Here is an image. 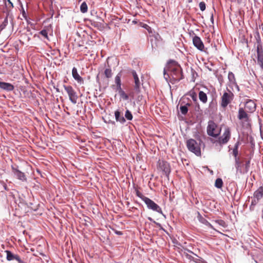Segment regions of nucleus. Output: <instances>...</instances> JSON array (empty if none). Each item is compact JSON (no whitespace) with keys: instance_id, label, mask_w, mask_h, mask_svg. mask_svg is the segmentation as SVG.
<instances>
[{"instance_id":"56","label":"nucleus","mask_w":263,"mask_h":263,"mask_svg":"<svg viewBox=\"0 0 263 263\" xmlns=\"http://www.w3.org/2000/svg\"><path fill=\"white\" fill-rule=\"evenodd\" d=\"M108 123H110V124H111L112 125H115L116 123H115V121H111L110 120H109L108 121Z\"/></svg>"},{"instance_id":"27","label":"nucleus","mask_w":263,"mask_h":263,"mask_svg":"<svg viewBox=\"0 0 263 263\" xmlns=\"http://www.w3.org/2000/svg\"><path fill=\"white\" fill-rule=\"evenodd\" d=\"M256 42H257V51H259V50H263L262 45H261V42L260 37L259 34H258L257 36L256 37Z\"/></svg>"},{"instance_id":"36","label":"nucleus","mask_w":263,"mask_h":263,"mask_svg":"<svg viewBox=\"0 0 263 263\" xmlns=\"http://www.w3.org/2000/svg\"><path fill=\"white\" fill-rule=\"evenodd\" d=\"M167 69V65L166 66V67H165L163 69V76L164 79L166 80L167 82H168V79L170 78V74L166 72Z\"/></svg>"},{"instance_id":"4","label":"nucleus","mask_w":263,"mask_h":263,"mask_svg":"<svg viewBox=\"0 0 263 263\" xmlns=\"http://www.w3.org/2000/svg\"><path fill=\"white\" fill-rule=\"evenodd\" d=\"M144 203L146 205V206L148 209L152 210L153 211L157 212L159 214H161L164 216L165 218L166 217L165 215L163 213L161 207L155 203L153 200L149 199V198H144Z\"/></svg>"},{"instance_id":"19","label":"nucleus","mask_w":263,"mask_h":263,"mask_svg":"<svg viewBox=\"0 0 263 263\" xmlns=\"http://www.w3.org/2000/svg\"><path fill=\"white\" fill-rule=\"evenodd\" d=\"M263 197V186H260L259 188L254 192L253 194V198H257L260 200Z\"/></svg>"},{"instance_id":"20","label":"nucleus","mask_w":263,"mask_h":263,"mask_svg":"<svg viewBox=\"0 0 263 263\" xmlns=\"http://www.w3.org/2000/svg\"><path fill=\"white\" fill-rule=\"evenodd\" d=\"M257 63L261 68H263V50L257 51Z\"/></svg>"},{"instance_id":"51","label":"nucleus","mask_w":263,"mask_h":263,"mask_svg":"<svg viewBox=\"0 0 263 263\" xmlns=\"http://www.w3.org/2000/svg\"><path fill=\"white\" fill-rule=\"evenodd\" d=\"M185 251H186L187 253H191L194 255H196V254H195V253H194L193 251H192L191 250H189V249H184Z\"/></svg>"},{"instance_id":"1","label":"nucleus","mask_w":263,"mask_h":263,"mask_svg":"<svg viewBox=\"0 0 263 263\" xmlns=\"http://www.w3.org/2000/svg\"><path fill=\"white\" fill-rule=\"evenodd\" d=\"M167 69L170 72L171 77L172 78V83L179 82L183 79L182 69L180 65L176 61L173 60H170L167 62Z\"/></svg>"},{"instance_id":"15","label":"nucleus","mask_w":263,"mask_h":263,"mask_svg":"<svg viewBox=\"0 0 263 263\" xmlns=\"http://www.w3.org/2000/svg\"><path fill=\"white\" fill-rule=\"evenodd\" d=\"M72 75L73 79L79 84H82L84 82L83 78L79 75L78 72L77 68L73 67L72 69Z\"/></svg>"},{"instance_id":"8","label":"nucleus","mask_w":263,"mask_h":263,"mask_svg":"<svg viewBox=\"0 0 263 263\" xmlns=\"http://www.w3.org/2000/svg\"><path fill=\"white\" fill-rule=\"evenodd\" d=\"M193 43L194 46L199 50L201 51H205L204 50V46L203 42L201 40L200 37L198 36L195 35L193 37Z\"/></svg>"},{"instance_id":"18","label":"nucleus","mask_w":263,"mask_h":263,"mask_svg":"<svg viewBox=\"0 0 263 263\" xmlns=\"http://www.w3.org/2000/svg\"><path fill=\"white\" fill-rule=\"evenodd\" d=\"M122 74H121V72H119L117 76L115 77V82L116 84V89L118 91L120 90H122L121 88V78Z\"/></svg>"},{"instance_id":"29","label":"nucleus","mask_w":263,"mask_h":263,"mask_svg":"<svg viewBox=\"0 0 263 263\" xmlns=\"http://www.w3.org/2000/svg\"><path fill=\"white\" fill-rule=\"evenodd\" d=\"M124 118H125V120L127 119V120H129V121L132 120V119L133 118V115H132L131 111H129L128 109H127L125 111V115H124Z\"/></svg>"},{"instance_id":"14","label":"nucleus","mask_w":263,"mask_h":263,"mask_svg":"<svg viewBox=\"0 0 263 263\" xmlns=\"http://www.w3.org/2000/svg\"><path fill=\"white\" fill-rule=\"evenodd\" d=\"M132 74L134 79L135 86L134 88L137 92L139 91V88L140 86V82L138 77V76L136 71H132Z\"/></svg>"},{"instance_id":"17","label":"nucleus","mask_w":263,"mask_h":263,"mask_svg":"<svg viewBox=\"0 0 263 263\" xmlns=\"http://www.w3.org/2000/svg\"><path fill=\"white\" fill-rule=\"evenodd\" d=\"M197 219L201 223L210 228L213 229V226L205 218H204L199 212H198Z\"/></svg>"},{"instance_id":"48","label":"nucleus","mask_w":263,"mask_h":263,"mask_svg":"<svg viewBox=\"0 0 263 263\" xmlns=\"http://www.w3.org/2000/svg\"><path fill=\"white\" fill-rule=\"evenodd\" d=\"M142 27L143 28H144V29H145L146 30H147L149 32H152L151 28L147 24H143L142 25Z\"/></svg>"},{"instance_id":"44","label":"nucleus","mask_w":263,"mask_h":263,"mask_svg":"<svg viewBox=\"0 0 263 263\" xmlns=\"http://www.w3.org/2000/svg\"><path fill=\"white\" fill-rule=\"evenodd\" d=\"M40 34L45 37L46 39H48V32L46 29H43L40 32Z\"/></svg>"},{"instance_id":"6","label":"nucleus","mask_w":263,"mask_h":263,"mask_svg":"<svg viewBox=\"0 0 263 263\" xmlns=\"http://www.w3.org/2000/svg\"><path fill=\"white\" fill-rule=\"evenodd\" d=\"M64 88L67 93L70 101L74 104H76L77 102V99L78 97L77 95L76 92L74 91L73 88L71 86H66L64 85Z\"/></svg>"},{"instance_id":"31","label":"nucleus","mask_w":263,"mask_h":263,"mask_svg":"<svg viewBox=\"0 0 263 263\" xmlns=\"http://www.w3.org/2000/svg\"><path fill=\"white\" fill-rule=\"evenodd\" d=\"M104 74L105 77L109 79L112 76V73L111 68L109 67L107 68H106L104 71Z\"/></svg>"},{"instance_id":"10","label":"nucleus","mask_w":263,"mask_h":263,"mask_svg":"<svg viewBox=\"0 0 263 263\" xmlns=\"http://www.w3.org/2000/svg\"><path fill=\"white\" fill-rule=\"evenodd\" d=\"M161 170L164 173L166 176L168 177L171 173V167L170 164L166 161H162L159 164Z\"/></svg>"},{"instance_id":"45","label":"nucleus","mask_w":263,"mask_h":263,"mask_svg":"<svg viewBox=\"0 0 263 263\" xmlns=\"http://www.w3.org/2000/svg\"><path fill=\"white\" fill-rule=\"evenodd\" d=\"M259 200L257 199V198H253V199L252 200V202H251V204L250 208H251L252 206H255L258 203Z\"/></svg>"},{"instance_id":"52","label":"nucleus","mask_w":263,"mask_h":263,"mask_svg":"<svg viewBox=\"0 0 263 263\" xmlns=\"http://www.w3.org/2000/svg\"><path fill=\"white\" fill-rule=\"evenodd\" d=\"M7 2L8 3V4L10 5V8H13V3L11 2L10 0H7Z\"/></svg>"},{"instance_id":"41","label":"nucleus","mask_w":263,"mask_h":263,"mask_svg":"<svg viewBox=\"0 0 263 263\" xmlns=\"http://www.w3.org/2000/svg\"><path fill=\"white\" fill-rule=\"evenodd\" d=\"M215 222L218 223L219 226H220L223 228H226L227 227V224H226V222L223 220H221V219L216 220Z\"/></svg>"},{"instance_id":"25","label":"nucleus","mask_w":263,"mask_h":263,"mask_svg":"<svg viewBox=\"0 0 263 263\" xmlns=\"http://www.w3.org/2000/svg\"><path fill=\"white\" fill-rule=\"evenodd\" d=\"M228 79L231 84L233 85V84H236V79L235 78V76L234 73L231 72L229 71L228 73Z\"/></svg>"},{"instance_id":"12","label":"nucleus","mask_w":263,"mask_h":263,"mask_svg":"<svg viewBox=\"0 0 263 263\" xmlns=\"http://www.w3.org/2000/svg\"><path fill=\"white\" fill-rule=\"evenodd\" d=\"M115 117L116 121L124 124L126 122V120L123 116V114L119 110H117L115 111Z\"/></svg>"},{"instance_id":"9","label":"nucleus","mask_w":263,"mask_h":263,"mask_svg":"<svg viewBox=\"0 0 263 263\" xmlns=\"http://www.w3.org/2000/svg\"><path fill=\"white\" fill-rule=\"evenodd\" d=\"M256 104L254 101L248 99L245 101V107L247 112H253L256 109Z\"/></svg>"},{"instance_id":"38","label":"nucleus","mask_w":263,"mask_h":263,"mask_svg":"<svg viewBox=\"0 0 263 263\" xmlns=\"http://www.w3.org/2000/svg\"><path fill=\"white\" fill-rule=\"evenodd\" d=\"M250 160H248L247 161H246L245 162V172L244 173H247L249 171V169H250Z\"/></svg>"},{"instance_id":"34","label":"nucleus","mask_w":263,"mask_h":263,"mask_svg":"<svg viewBox=\"0 0 263 263\" xmlns=\"http://www.w3.org/2000/svg\"><path fill=\"white\" fill-rule=\"evenodd\" d=\"M180 110L182 115H186L188 112L189 109L187 107V106L181 105L180 106Z\"/></svg>"},{"instance_id":"46","label":"nucleus","mask_w":263,"mask_h":263,"mask_svg":"<svg viewBox=\"0 0 263 263\" xmlns=\"http://www.w3.org/2000/svg\"><path fill=\"white\" fill-rule=\"evenodd\" d=\"M15 260H16L18 262V263H27L23 259H22L17 254L16 256Z\"/></svg>"},{"instance_id":"60","label":"nucleus","mask_w":263,"mask_h":263,"mask_svg":"<svg viewBox=\"0 0 263 263\" xmlns=\"http://www.w3.org/2000/svg\"><path fill=\"white\" fill-rule=\"evenodd\" d=\"M159 228H160V230H161L164 232H166L165 230L162 227V226H161V227H160Z\"/></svg>"},{"instance_id":"7","label":"nucleus","mask_w":263,"mask_h":263,"mask_svg":"<svg viewBox=\"0 0 263 263\" xmlns=\"http://www.w3.org/2000/svg\"><path fill=\"white\" fill-rule=\"evenodd\" d=\"M217 127V125L215 123V122L210 120L208 122V125L207 126V134L209 136L214 137L217 138L219 136V133L215 134L214 132L215 131L216 128Z\"/></svg>"},{"instance_id":"28","label":"nucleus","mask_w":263,"mask_h":263,"mask_svg":"<svg viewBox=\"0 0 263 263\" xmlns=\"http://www.w3.org/2000/svg\"><path fill=\"white\" fill-rule=\"evenodd\" d=\"M8 15H9V13H8L7 14V15H6V16L4 18L2 24L0 26V29H1V30H3V29H4L5 28V27L7 26V25H8Z\"/></svg>"},{"instance_id":"43","label":"nucleus","mask_w":263,"mask_h":263,"mask_svg":"<svg viewBox=\"0 0 263 263\" xmlns=\"http://www.w3.org/2000/svg\"><path fill=\"white\" fill-rule=\"evenodd\" d=\"M199 6L201 11H203L205 10L206 5L204 2H201L199 3Z\"/></svg>"},{"instance_id":"13","label":"nucleus","mask_w":263,"mask_h":263,"mask_svg":"<svg viewBox=\"0 0 263 263\" xmlns=\"http://www.w3.org/2000/svg\"><path fill=\"white\" fill-rule=\"evenodd\" d=\"M238 118L240 120H245L246 122L249 121V116L242 107H240L238 109Z\"/></svg>"},{"instance_id":"35","label":"nucleus","mask_w":263,"mask_h":263,"mask_svg":"<svg viewBox=\"0 0 263 263\" xmlns=\"http://www.w3.org/2000/svg\"><path fill=\"white\" fill-rule=\"evenodd\" d=\"M197 257L195 258L194 262L195 263H207V262L201 257L198 256L197 254L195 255Z\"/></svg>"},{"instance_id":"3","label":"nucleus","mask_w":263,"mask_h":263,"mask_svg":"<svg viewBox=\"0 0 263 263\" xmlns=\"http://www.w3.org/2000/svg\"><path fill=\"white\" fill-rule=\"evenodd\" d=\"M231 137V130L230 129L229 127H227L225 128L224 133L223 135L219 137L218 139V140H216L214 141H213V140H211V142L213 143H215L216 145H217V144H219L221 146L228 143V142L229 141Z\"/></svg>"},{"instance_id":"50","label":"nucleus","mask_w":263,"mask_h":263,"mask_svg":"<svg viewBox=\"0 0 263 263\" xmlns=\"http://www.w3.org/2000/svg\"><path fill=\"white\" fill-rule=\"evenodd\" d=\"M112 230L114 231L116 235H123V232H121V231H118V230H115V229H112Z\"/></svg>"},{"instance_id":"57","label":"nucleus","mask_w":263,"mask_h":263,"mask_svg":"<svg viewBox=\"0 0 263 263\" xmlns=\"http://www.w3.org/2000/svg\"><path fill=\"white\" fill-rule=\"evenodd\" d=\"M53 88L56 90V91L58 92H59L60 91V89L58 88V86H53Z\"/></svg>"},{"instance_id":"64","label":"nucleus","mask_w":263,"mask_h":263,"mask_svg":"<svg viewBox=\"0 0 263 263\" xmlns=\"http://www.w3.org/2000/svg\"><path fill=\"white\" fill-rule=\"evenodd\" d=\"M133 23H134V24H136V21H133Z\"/></svg>"},{"instance_id":"22","label":"nucleus","mask_w":263,"mask_h":263,"mask_svg":"<svg viewBox=\"0 0 263 263\" xmlns=\"http://www.w3.org/2000/svg\"><path fill=\"white\" fill-rule=\"evenodd\" d=\"M235 159V167L236 169L237 172H238L240 173H242V170L241 168V161L240 160L239 157L234 158Z\"/></svg>"},{"instance_id":"23","label":"nucleus","mask_w":263,"mask_h":263,"mask_svg":"<svg viewBox=\"0 0 263 263\" xmlns=\"http://www.w3.org/2000/svg\"><path fill=\"white\" fill-rule=\"evenodd\" d=\"M199 99L203 103H206L208 100L206 94L202 91L199 92Z\"/></svg>"},{"instance_id":"62","label":"nucleus","mask_w":263,"mask_h":263,"mask_svg":"<svg viewBox=\"0 0 263 263\" xmlns=\"http://www.w3.org/2000/svg\"><path fill=\"white\" fill-rule=\"evenodd\" d=\"M185 105L187 106V107L188 108L189 106H191V104L190 103H186Z\"/></svg>"},{"instance_id":"5","label":"nucleus","mask_w":263,"mask_h":263,"mask_svg":"<svg viewBox=\"0 0 263 263\" xmlns=\"http://www.w3.org/2000/svg\"><path fill=\"white\" fill-rule=\"evenodd\" d=\"M228 92H224L221 98V106L222 108L227 107L234 99L233 93L227 88Z\"/></svg>"},{"instance_id":"55","label":"nucleus","mask_w":263,"mask_h":263,"mask_svg":"<svg viewBox=\"0 0 263 263\" xmlns=\"http://www.w3.org/2000/svg\"><path fill=\"white\" fill-rule=\"evenodd\" d=\"M233 85H234L238 91H239V87L236 82V84H233Z\"/></svg>"},{"instance_id":"47","label":"nucleus","mask_w":263,"mask_h":263,"mask_svg":"<svg viewBox=\"0 0 263 263\" xmlns=\"http://www.w3.org/2000/svg\"><path fill=\"white\" fill-rule=\"evenodd\" d=\"M90 24L91 25H92L93 27L98 28L100 26V24L98 22H95L92 20H89Z\"/></svg>"},{"instance_id":"42","label":"nucleus","mask_w":263,"mask_h":263,"mask_svg":"<svg viewBox=\"0 0 263 263\" xmlns=\"http://www.w3.org/2000/svg\"><path fill=\"white\" fill-rule=\"evenodd\" d=\"M185 257L190 260V261H193L194 262L195 258L194 257L192 256V255L189 254L187 253L184 252V253Z\"/></svg>"},{"instance_id":"37","label":"nucleus","mask_w":263,"mask_h":263,"mask_svg":"<svg viewBox=\"0 0 263 263\" xmlns=\"http://www.w3.org/2000/svg\"><path fill=\"white\" fill-rule=\"evenodd\" d=\"M216 100L213 99L209 103V108L211 110H214L216 108Z\"/></svg>"},{"instance_id":"21","label":"nucleus","mask_w":263,"mask_h":263,"mask_svg":"<svg viewBox=\"0 0 263 263\" xmlns=\"http://www.w3.org/2000/svg\"><path fill=\"white\" fill-rule=\"evenodd\" d=\"M240 142L239 141H237L235 145H234V146L233 148V151H232V155L234 157V158H239L238 157V147H239V146L240 145Z\"/></svg>"},{"instance_id":"33","label":"nucleus","mask_w":263,"mask_h":263,"mask_svg":"<svg viewBox=\"0 0 263 263\" xmlns=\"http://www.w3.org/2000/svg\"><path fill=\"white\" fill-rule=\"evenodd\" d=\"M189 95L192 98L193 101L195 103H197V96L196 93L194 90H191L189 92Z\"/></svg>"},{"instance_id":"63","label":"nucleus","mask_w":263,"mask_h":263,"mask_svg":"<svg viewBox=\"0 0 263 263\" xmlns=\"http://www.w3.org/2000/svg\"><path fill=\"white\" fill-rule=\"evenodd\" d=\"M231 2H235L236 0H230Z\"/></svg>"},{"instance_id":"58","label":"nucleus","mask_w":263,"mask_h":263,"mask_svg":"<svg viewBox=\"0 0 263 263\" xmlns=\"http://www.w3.org/2000/svg\"><path fill=\"white\" fill-rule=\"evenodd\" d=\"M210 20H211V22L213 24L214 23V17H213V14H212V15L211 16Z\"/></svg>"},{"instance_id":"30","label":"nucleus","mask_w":263,"mask_h":263,"mask_svg":"<svg viewBox=\"0 0 263 263\" xmlns=\"http://www.w3.org/2000/svg\"><path fill=\"white\" fill-rule=\"evenodd\" d=\"M88 7L86 2H83L80 6V11L82 13H84L87 11Z\"/></svg>"},{"instance_id":"16","label":"nucleus","mask_w":263,"mask_h":263,"mask_svg":"<svg viewBox=\"0 0 263 263\" xmlns=\"http://www.w3.org/2000/svg\"><path fill=\"white\" fill-rule=\"evenodd\" d=\"M0 88L7 91H11L14 89V87L11 83L5 82H0Z\"/></svg>"},{"instance_id":"24","label":"nucleus","mask_w":263,"mask_h":263,"mask_svg":"<svg viewBox=\"0 0 263 263\" xmlns=\"http://www.w3.org/2000/svg\"><path fill=\"white\" fill-rule=\"evenodd\" d=\"M6 253L7 255L6 259L9 261L15 259L16 256L17 255V254L12 253V252L9 250L6 251Z\"/></svg>"},{"instance_id":"26","label":"nucleus","mask_w":263,"mask_h":263,"mask_svg":"<svg viewBox=\"0 0 263 263\" xmlns=\"http://www.w3.org/2000/svg\"><path fill=\"white\" fill-rule=\"evenodd\" d=\"M223 181L221 178H217L215 182V186L217 189H221L223 186Z\"/></svg>"},{"instance_id":"53","label":"nucleus","mask_w":263,"mask_h":263,"mask_svg":"<svg viewBox=\"0 0 263 263\" xmlns=\"http://www.w3.org/2000/svg\"><path fill=\"white\" fill-rule=\"evenodd\" d=\"M147 219H148V220H149L150 221H151V222H153L154 223H155V222H156V221H155V220H154L152 217H148L147 218Z\"/></svg>"},{"instance_id":"32","label":"nucleus","mask_w":263,"mask_h":263,"mask_svg":"<svg viewBox=\"0 0 263 263\" xmlns=\"http://www.w3.org/2000/svg\"><path fill=\"white\" fill-rule=\"evenodd\" d=\"M121 98L124 100H127L129 99V96L123 90H120L118 91Z\"/></svg>"},{"instance_id":"61","label":"nucleus","mask_w":263,"mask_h":263,"mask_svg":"<svg viewBox=\"0 0 263 263\" xmlns=\"http://www.w3.org/2000/svg\"><path fill=\"white\" fill-rule=\"evenodd\" d=\"M159 228H160V230H161L164 232H166L165 230L162 227V226H161V227H160Z\"/></svg>"},{"instance_id":"54","label":"nucleus","mask_w":263,"mask_h":263,"mask_svg":"<svg viewBox=\"0 0 263 263\" xmlns=\"http://www.w3.org/2000/svg\"><path fill=\"white\" fill-rule=\"evenodd\" d=\"M96 81H97V82L99 84H100V79H99V74H98V75L97 76V77H96Z\"/></svg>"},{"instance_id":"40","label":"nucleus","mask_w":263,"mask_h":263,"mask_svg":"<svg viewBox=\"0 0 263 263\" xmlns=\"http://www.w3.org/2000/svg\"><path fill=\"white\" fill-rule=\"evenodd\" d=\"M136 195L139 197L140 198H141L142 201H144V200L145 199L144 198H147V197L144 196L140 191H139L138 190H136Z\"/></svg>"},{"instance_id":"2","label":"nucleus","mask_w":263,"mask_h":263,"mask_svg":"<svg viewBox=\"0 0 263 263\" xmlns=\"http://www.w3.org/2000/svg\"><path fill=\"white\" fill-rule=\"evenodd\" d=\"M186 147L190 152L194 153L197 156H201V145L202 144L204 146V143L201 139L198 142L195 139H190L186 141Z\"/></svg>"},{"instance_id":"39","label":"nucleus","mask_w":263,"mask_h":263,"mask_svg":"<svg viewBox=\"0 0 263 263\" xmlns=\"http://www.w3.org/2000/svg\"><path fill=\"white\" fill-rule=\"evenodd\" d=\"M132 71H135V70L131 69L129 67H125L122 70H121L120 72H121V73L122 72H125L126 74H132Z\"/></svg>"},{"instance_id":"59","label":"nucleus","mask_w":263,"mask_h":263,"mask_svg":"<svg viewBox=\"0 0 263 263\" xmlns=\"http://www.w3.org/2000/svg\"><path fill=\"white\" fill-rule=\"evenodd\" d=\"M155 224H156V226H157L159 227H161V224L160 223L157 222L156 221L155 222Z\"/></svg>"},{"instance_id":"49","label":"nucleus","mask_w":263,"mask_h":263,"mask_svg":"<svg viewBox=\"0 0 263 263\" xmlns=\"http://www.w3.org/2000/svg\"><path fill=\"white\" fill-rule=\"evenodd\" d=\"M195 104H196L195 106V110L197 111H201L199 104L197 102V103H195Z\"/></svg>"},{"instance_id":"11","label":"nucleus","mask_w":263,"mask_h":263,"mask_svg":"<svg viewBox=\"0 0 263 263\" xmlns=\"http://www.w3.org/2000/svg\"><path fill=\"white\" fill-rule=\"evenodd\" d=\"M12 169L14 175L16 176L18 179L22 181H27V178L24 173L22 172L17 168H15L14 166H12Z\"/></svg>"}]
</instances>
